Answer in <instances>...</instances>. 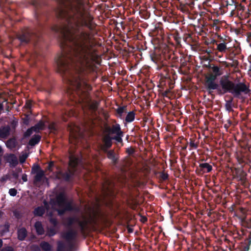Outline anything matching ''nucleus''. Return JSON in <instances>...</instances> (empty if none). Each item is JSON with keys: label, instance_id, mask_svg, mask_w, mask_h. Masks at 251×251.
Here are the masks:
<instances>
[{"label": "nucleus", "instance_id": "obj_1", "mask_svg": "<svg viewBox=\"0 0 251 251\" xmlns=\"http://www.w3.org/2000/svg\"><path fill=\"white\" fill-rule=\"evenodd\" d=\"M56 15L62 25H54L51 30L61 32L62 36V51L55 59L57 71L76 93V102L96 111L99 102H91L92 88L88 83L89 75L96 71L99 57L94 48V18L87 8H57Z\"/></svg>", "mask_w": 251, "mask_h": 251}, {"label": "nucleus", "instance_id": "obj_2", "mask_svg": "<svg viewBox=\"0 0 251 251\" xmlns=\"http://www.w3.org/2000/svg\"><path fill=\"white\" fill-rule=\"evenodd\" d=\"M34 8V27H26L17 35L22 44L32 41L35 44L41 39L42 31L45 22L49 17L47 0H26Z\"/></svg>", "mask_w": 251, "mask_h": 251}, {"label": "nucleus", "instance_id": "obj_3", "mask_svg": "<svg viewBox=\"0 0 251 251\" xmlns=\"http://www.w3.org/2000/svg\"><path fill=\"white\" fill-rule=\"evenodd\" d=\"M151 58L152 61L158 65V66L159 65L166 66L167 63L173 66V64L178 62L179 60L177 54L168 47L162 49L159 53H152L151 54Z\"/></svg>", "mask_w": 251, "mask_h": 251}, {"label": "nucleus", "instance_id": "obj_4", "mask_svg": "<svg viewBox=\"0 0 251 251\" xmlns=\"http://www.w3.org/2000/svg\"><path fill=\"white\" fill-rule=\"evenodd\" d=\"M51 204L57 205L59 209L56 211L58 215L62 216L67 211H72L75 210L72 201H68L64 193H59L55 198V199H51Z\"/></svg>", "mask_w": 251, "mask_h": 251}, {"label": "nucleus", "instance_id": "obj_5", "mask_svg": "<svg viewBox=\"0 0 251 251\" xmlns=\"http://www.w3.org/2000/svg\"><path fill=\"white\" fill-rule=\"evenodd\" d=\"M211 70L210 73L205 77V86L206 90L208 89L216 88L218 87V83L215 80L218 76L223 74V71L217 66H214L209 64L206 66Z\"/></svg>", "mask_w": 251, "mask_h": 251}, {"label": "nucleus", "instance_id": "obj_6", "mask_svg": "<svg viewBox=\"0 0 251 251\" xmlns=\"http://www.w3.org/2000/svg\"><path fill=\"white\" fill-rule=\"evenodd\" d=\"M234 85V82L229 79L228 76L224 75L220 79L219 84H218L216 88L208 89L207 91L209 94H212L214 90H216L218 94L220 95L227 93L231 94Z\"/></svg>", "mask_w": 251, "mask_h": 251}, {"label": "nucleus", "instance_id": "obj_7", "mask_svg": "<svg viewBox=\"0 0 251 251\" xmlns=\"http://www.w3.org/2000/svg\"><path fill=\"white\" fill-rule=\"evenodd\" d=\"M105 131L107 133L106 135L115 134V136H112L114 140H115L118 143H122V137L124 136V132L122 131L121 126L119 124L113 125L111 126H107L105 128Z\"/></svg>", "mask_w": 251, "mask_h": 251}, {"label": "nucleus", "instance_id": "obj_8", "mask_svg": "<svg viewBox=\"0 0 251 251\" xmlns=\"http://www.w3.org/2000/svg\"><path fill=\"white\" fill-rule=\"evenodd\" d=\"M249 91V87L245 83L243 82L234 83L231 94L234 97L239 98L242 93L247 94Z\"/></svg>", "mask_w": 251, "mask_h": 251}, {"label": "nucleus", "instance_id": "obj_9", "mask_svg": "<svg viewBox=\"0 0 251 251\" xmlns=\"http://www.w3.org/2000/svg\"><path fill=\"white\" fill-rule=\"evenodd\" d=\"M106 154V157L111 161L112 165H116L119 162V155L114 150H104L102 151Z\"/></svg>", "mask_w": 251, "mask_h": 251}, {"label": "nucleus", "instance_id": "obj_10", "mask_svg": "<svg viewBox=\"0 0 251 251\" xmlns=\"http://www.w3.org/2000/svg\"><path fill=\"white\" fill-rule=\"evenodd\" d=\"M75 174V170L74 169H68L67 171L63 172L62 171L58 172L57 174V178L61 179L66 182H69L74 177Z\"/></svg>", "mask_w": 251, "mask_h": 251}, {"label": "nucleus", "instance_id": "obj_11", "mask_svg": "<svg viewBox=\"0 0 251 251\" xmlns=\"http://www.w3.org/2000/svg\"><path fill=\"white\" fill-rule=\"evenodd\" d=\"M112 140L114 138L109 135H105L102 138V142L103 145L101 146V149L102 151L104 150H108L112 145Z\"/></svg>", "mask_w": 251, "mask_h": 251}, {"label": "nucleus", "instance_id": "obj_12", "mask_svg": "<svg viewBox=\"0 0 251 251\" xmlns=\"http://www.w3.org/2000/svg\"><path fill=\"white\" fill-rule=\"evenodd\" d=\"M212 170V166L208 163H200L197 171L201 174L208 173Z\"/></svg>", "mask_w": 251, "mask_h": 251}, {"label": "nucleus", "instance_id": "obj_13", "mask_svg": "<svg viewBox=\"0 0 251 251\" xmlns=\"http://www.w3.org/2000/svg\"><path fill=\"white\" fill-rule=\"evenodd\" d=\"M178 142L180 144V147L181 150L183 151H186V152H181L180 154L181 156L185 157L187 154L186 149L189 143L188 141L183 137H180L178 139Z\"/></svg>", "mask_w": 251, "mask_h": 251}, {"label": "nucleus", "instance_id": "obj_14", "mask_svg": "<svg viewBox=\"0 0 251 251\" xmlns=\"http://www.w3.org/2000/svg\"><path fill=\"white\" fill-rule=\"evenodd\" d=\"M4 159L6 162L9 163L10 165L12 166H15L18 163L17 157L13 153H7L5 154Z\"/></svg>", "mask_w": 251, "mask_h": 251}, {"label": "nucleus", "instance_id": "obj_15", "mask_svg": "<svg viewBox=\"0 0 251 251\" xmlns=\"http://www.w3.org/2000/svg\"><path fill=\"white\" fill-rule=\"evenodd\" d=\"M77 235V231L71 228L63 234V237L68 241H71L75 240Z\"/></svg>", "mask_w": 251, "mask_h": 251}, {"label": "nucleus", "instance_id": "obj_16", "mask_svg": "<svg viewBox=\"0 0 251 251\" xmlns=\"http://www.w3.org/2000/svg\"><path fill=\"white\" fill-rule=\"evenodd\" d=\"M79 159L78 158L75 156L74 155H71L69 156V165L70 167V169H74L76 171V168L77 167L78 163H79Z\"/></svg>", "mask_w": 251, "mask_h": 251}, {"label": "nucleus", "instance_id": "obj_17", "mask_svg": "<svg viewBox=\"0 0 251 251\" xmlns=\"http://www.w3.org/2000/svg\"><path fill=\"white\" fill-rule=\"evenodd\" d=\"M105 185L103 186V189L106 195H113L114 192L112 190V187L114 186V184L110 181L107 180L105 181Z\"/></svg>", "mask_w": 251, "mask_h": 251}, {"label": "nucleus", "instance_id": "obj_18", "mask_svg": "<svg viewBox=\"0 0 251 251\" xmlns=\"http://www.w3.org/2000/svg\"><path fill=\"white\" fill-rule=\"evenodd\" d=\"M10 127L9 126H2L0 127V137L5 139L10 134Z\"/></svg>", "mask_w": 251, "mask_h": 251}, {"label": "nucleus", "instance_id": "obj_19", "mask_svg": "<svg viewBox=\"0 0 251 251\" xmlns=\"http://www.w3.org/2000/svg\"><path fill=\"white\" fill-rule=\"evenodd\" d=\"M188 142V145H189V150L190 151L193 150H196L199 147V140L197 139L196 137L195 136L190 138Z\"/></svg>", "mask_w": 251, "mask_h": 251}, {"label": "nucleus", "instance_id": "obj_20", "mask_svg": "<svg viewBox=\"0 0 251 251\" xmlns=\"http://www.w3.org/2000/svg\"><path fill=\"white\" fill-rule=\"evenodd\" d=\"M166 83H167L169 85V88H167L164 90L162 92V95L164 97L170 98V95L171 94V89L174 88V83L170 79H167L166 80Z\"/></svg>", "mask_w": 251, "mask_h": 251}, {"label": "nucleus", "instance_id": "obj_21", "mask_svg": "<svg viewBox=\"0 0 251 251\" xmlns=\"http://www.w3.org/2000/svg\"><path fill=\"white\" fill-rule=\"evenodd\" d=\"M18 239L20 241H24L25 240L27 235V232L25 227H22L17 231Z\"/></svg>", "mask_w": 251, "mask_h": 251}, {"label": "nucleus", "instance_id": "obj_22", "mask_svg": "<svg viewBox=\"0 0 251 251\" xmlns=\"http://www.w3.org/2000/svg\"><path fill=\"white\" fill-rule=\"evenodd\" d=\"M46 125L45 122L40 120L38 123L35 124L34 126H32V128L35 132H38L40 130H43L45 129Z\"/></svg>", "mask_w": 251, "mask_h": 251}, {"label": "nucleus", "instance_id": "obj_23", "mask_svg": "<svg viewBox=\"0 0 251 251\" xmlns=\"http://www.w3.org/2000/svg\"><path fill=\"white\" fill-rule=\"evenodd\" d=\"M77 221L78 218L75 217H68L65 220L64 225L68 227H71Z\"/></svg>", "mask_w": 251, "mask_h": 251}, {"label": "nucleus", "instance_id": "obj_24", "mask_svg": "<svg viewBox=\"0 0 251 251\" xmlns=\"http://www.w3.org/2000/svg\"><path fill=\"white\" fill-rule=\"evenodd\" d=\"M18 142L15 137L10 138L6 143L7 148L11 150L16 148Z\"/></svg>", "mask_w": 251, "mask_h": 251}, {"label": "nucleus", "instance_id": "obj_25", "mask_svg": "<svg viewBox=\"0 0 251 251\" xmlns=\"http://www.w3.org/2000/svg\"><path fill=\"white\" fill-rule=\"evenodd\" d=\"M34 227L38 235H43L45 230L41 222L37 221L34 224Z\"/></svg>", "mask_w": 251, "mask_h": 251}, {"label": "nucleus", "instance_id": "obj_26", "mask_svg": "<svg viewBox=\"0 0 251 251\" xmlns=\"http://www.w3.org/2000/svg\"><path fill=\"white\" fill-rule=\"evenodd\" d=\"M212 42L214 43H217V42L215 40H213ZM217 45V50L221 52H226V51L228 50V48H227L226 43V42H223L219 44H216Z\"/></svg>", "mask_w": 251, "mask_h": 251}, {"label": "nucleus", "instance_id": "obj_27", "mask_svg": "<svg viewBox=\"0 0 251 251\" xmlns=\"http://www.w3.org/2000/svg\"><path fill=\"white\" fill-rule=\"evenodd\" d=\"M79 226L80 230L81 232H84L87 228L88 225L89 224L88 221L87 220H84L83 221H80L78 218V221L76 222Z\"/></svg>", "mask_w": 251, "mask_h": 251}, {"label": "nucleus", "instance_id": "obj_28", "mask_svg": "<svg viewBox=\"0 0 251 251\" xmlns=\"http://www.w3.org/2000/svg\"><path fill=\"white\" fill-rule=\"evenodd\" d=\"M41 136L38 134H35L29 141L28 144L31 146H34L38 144L40 141Z\"/></svg>", "mask_w": 251, "mask_h": 251}, {"label": "nucleus", "instance_id": "obj_29", "mask_svg": "<svg viewBox=\"0 0 251 251\" xmlns=\"http://www.w3.org/2000/svg\"><path fill=\"white\" fill-rule=\"evenodd\" d=\"M45 176L44 171H41L38 173L35 174L34 176L33 183L34 184L41 181L43 177Z\"/></svg>", "mask_w": 251, "mask_h": 251}, {"label": "nucleus", "instance_id": "obj_30", "mask_svg": "<svg viewBox=\"0 0 251 251\" xmlns=\"http://www.w3.org/2000/svg\"><path fill=\"white\" fill-rule=\"evenodd\" d=\"M45 213V208L42 206H38L33 211V214L35 216H43Z\"/></svg>", "mask_w": 251, "mask_h": 251}, {"label": "nucleus", "instance_id": "obj_31", "mask_svg": "<svg viewBox=\"0 0 251 251\" xmlns=\"http://www.w3.org/2000/svg\"><path fill=\"white\" fill-rule=\"evenodd\" d=\"M233 98L231 97H230V98L229 100L226 101L225 103V108L226 111L228 112H233L234 110L232 109V107L233 106L234 104L233 103Z\"/></svg>", "mask_w": 251, "mask_h": 251}, {"label": "nucleus", "instance_id": "obj_32", "mask_svg": "<svg viewBox=\"0 0 251 251\" xmlns=\"http://www.w3.org/2000/svg\"><path fill=\"white\" fill-rule=\"evenodd\" d=\"M40 247L44 251H51L52 246L48 242L42 241L40 244Z\"/></svg>", "mask_w": 251, "mask_h": 251}, {"label": "nucleus", "instance_id": "obj_33", "mask_svg": "<svg viewBox=\"0 0 251 251\" xmlns=\"http://www.w3.org/2000/svg\"><path fill=\"white\" fill-rule=\"evenodd\" d=\"M135 113L134 111L129 112L125 118V121L126 123H131L133 122L135 119Z\"/></svg>", "mask_w": 251, "mask_h": 251}, {"label": "nucleus", "instance_id": "obj_34", "mask_svg": "<svg viewBox=\"0 0 251 251\" xmlns=\"http://www.w3.org/2000/svg\"><path fill=\"white\" fill-rule=\"evenodd\" d=\"M116 112L118 114V116L119 117V118H122V115H123V114L124 113V112H126V106H120V107H119L117 109H116Z\"/></svg>", "mask_w": 251, "mask_h": 251}, {"label": "nucleus", "instance_id": "obj_35", "mask_svg": "<svg viewBox=\"0 0 251 251\" xmlns=\"http://www.w3.org/2000/svg\"><path fill=\"white\" fill-rule=\"evenodd\" d=\"M221 21L219 19H214L213 21V23L211 24V26L215 28V30L218 32L220 30V26L219 25L220 24Z\"/></svg>", "mask_w": 251, "mask_h": 251}, {"label": "nucleus", "instance_id": "obj_36", "mask_svg": "<svg viewBox=\"0 0 251 251\" xmlns=\"http://www.w3.org/2000/svg\"><path fill=\"white\" fill-rule=\"evenodd\" d=\"M43 171L41 169L40 166L38 164H34L32 167L31 174H35L38 173L40 171Z\"/></svg>", "mask_w": 251, "mask_h": 251}, {"label": "nucleus", "instance_id": "obj_37", "mask_svg": "<svg viewBox=\"0 0 251 251\" xmlns=\"http://www.w3.org/2000/svg\"><path fill=\"white\" fill-rule=\"evenodd\" d=\"M65 246L62 241H58L57 243L56 251H65Z\"/></svg>", "mask_w": 251, "mask_h": 251}, {"label": "nucleus", "instance_id": "obj_38", "mask_svg": "<svg viewBox=\"0 0 251 251\" xmlns=\"http://www.w3.org/2000/svg\"><path fill=\"white\" fill-rule=\"evenodd\" d=\"M169 175L168 174L163 172H160L159 175V179L162 181H165L168 179Z\"/></svg>", "mask_w": 251, "mask_h": 251}, {"label": "nucleus", "instance_id": "obj_39", "mask_svg": "<svg viewBox=\"0 0 251 251\" xmlns=\"http://www.w3.org/2000/svg\"><path fill=\"white\" fill-rule=\"evenodd\" d=\"M33 131H34V130L32 128V127L27 129L24 134V138H26L30 136V135L32 134Z\"/></svg>", "mask_w": 251, "mask_h": 251}, {"label": "nucleus", "instance_id": "obj_40", "mask_svg": "<svg viewBox=\"0 0 251 251\" xmlns=\"http://www.w3.org/2000/svg\"><path fill=\"white\" fill-rule=\"evenodd\" d=\"M245 224L246 225V227L250 229L249 231L250 234L248 237L251 238V219H247L245 222Z\"/></svg>", "mask_w": 251, "mask_h": 251}, {"label": "nucleus", "instance_id": "obj_41", "mask_svg": "<svg viewBox=\"0 0 251 251\" xmlns=\"http://www.w3.org/2000/svg\"><path fill=\"white\" fill-rule=\"evenodd\" d=\"M87 220L88 221L89 224L96 225L97 224V218L96 215L93 217L90 216V219Z\"/></svg>", "mask_w": 251, "mask_h": 251}, {"label": "nucleus", "instance_id": "obj_42", "mask_svg": "<svg viewBox=\"0 0 251 251\" xmlns=\"http://www.w3.org/2000/svg\"><path fill=\"white\" fill-rule=\"evenodd\" d=\"M247 241L248 244L243 247V251H248L250 249V246L251 244V238L248 237V238L247 239Z\"/></svg>", "mask_w": 251, "mask_h": 251}, {"label": "nucleus", "instance_id": "obj_43", "mask_svg": "<svg viewBox=\"0 0 251 251\" xmlns=\"http://www.w3.org/2000/svg\"><path fill=\"white\" fill-rule=\"evenodd\" d=\"M174 39L176 42V43L177 45L180 44L181 42V37L179 36V35L178 33H176L174 36Z\"/></svg>", "mask_w": 251, "mask_h": 251}, {"label": "nucleus", "instance_id": "obj_44", "mask_svg": "<svg viewBox=\"0 0 251 251\" xmlns=\"http://www.w3.org/2000/svg\"><path fill=\"white\" fill-rule=\"evenodd\" d=\"M214 48L212 47L209 46L207 49L204 50L205 53H206L208 55H210L213 53Z\"/></svg>", "mask_w": 251, "mask_h": 251}, {"label": "nucleus", "instance_id": "obj_45", "mask_svg": "<svg viewBox=\"0 0 251 251\" xmlns=\"http://www.w3.org/2000/svg\"><path fill=\"white\" fill-rule=\"evenodd\" d=\"M17 191L15 188H11L9 190V194L10 196L14 197L17 195Z\"/></svg>", "mask_w": 251, "mask_h": 251}, {"label": "nucleus", "instance_id": "obj_46", "mask_svg": "<svg viewBox=\"0 0 251 251\" xmlns=\"http://www.w3.org/2000/svg\"><path fill=\"white\" fill-rule=\"evenodd\" d=\"M0 251H14V249L11 246H6L4 247L0 250Z\"/></svg>", "mask_w": 251, "mask_h": 251}, {"label": "nucleus", "instance_id": "obj_47", "mask_svg": "<svg viewBox=\"0 0 251 251\" xmlns=\"http://www.w3.org/2000/svg\"><path fill=\"white\" fill-rule=\"evenodd\" d=\"M50 222L54 226H56L58 225V221L55 218H50Z\"/></svg>", "mask_w": 251, "mask_h": 251}, {"label": "nucleus", "instance_id": "obj_48", "mask_svg": "<svg viewBox=\"0 0 251 251\" xmlns=\"http://www.w3.org/2000/svg\"><path fill=\"white\" fill-rule=\"evenodd\" d=\"M27 157V154H23L22 156L20 157V161L21 163H23L25 162L26 159Z\"/></svg>", "mask_w": 251, "mask_h": 251}, {"label": "nucleus", "instance_id": "obj_49", "mask_svg": "<svg viewBox=\"0 0 251 251\" xmlns=\"http://www.w3.org/2000/svg\"><path fill=\"white\" fill-rule=\"evenodd\" d=\"M236 8H237V10L239 11H244L245 9V7L241 4H237V5H236Z\"/></svg>", "mask_w": 251, "mask_h": 251}, {"label": "nucleus", "instance_id": "obj_50", "mask_svg": "<svg viewBox=\"0 0 251 251\" xmlns=\"http://www.w3.org/2000/svg\"><path fill=\"white\" fill-rule=\"evenodd\" d=\"M126 153H127L129 155H132L134 152V150L133 149L130 148H127L126 151Z\"/></svg>", "mask_w": 251, "mask_h": 251}, {"label": "nucleus", "instance_id": "obj_51", "mask_svg": "<svg viewBox=\"0 0 251 251\" xmlns=\"http://www.w3.org/2000/svg\"><path fill=\"white\" fill-rule=\"evenodd\" d=\"M56 234V231L54 228H50L49 230V236H53Z\"/></svg>", "mask_w": 251, "mask_h": 251}, {"label": "nucleus", "instance_id": "obj_52", "mask_svg": "<svg viewBox=\"0 0 251 251\" xmlns=\"http://www.w3.org/2000/svg\"><path fill=\"white\" fill-rule=\"evenodd\" d=\"M9 227H10V226H9V224L8 223H5L4 225V232H8L9 230Z\"/></svg>", "mask_w": 251, "mask_h": 251}, {"label": "nucleus", "instance_id": "obj_53", "mask_svg": "<svg viewBox=\"0 0 251 251\" xmlns=\"http://www.w3.org/2000/svg\"><path fill=\"white\" fill-rule=\"evenodd\" d=\"M23 124L25 125H28L29 124V119L27 116H26L23 119Z\"/></svg>", "mask_w": 251, "mask_h": 251}, {"label": "nucleus", "instance_id": "obj_54", "mask_svg": "<svg viewBox=\"0 0 251 251\" xmlns=\"http://www.w3.org/2000/svg\"><path fill=\"white\" fill-rule=\"evenodd\" d=\"M13 178L15 179H18L19 178V174L18 172H13L12 174Z\"/></svg>", "mask_w": 251, "mask_h": 251}, {"label": "nucleus", "instance_id": "obj_55", "mask_svg": "<svg viewBox=\"0 0 251 251\" xmlns=\"http://www.w3.org/2000/svg\"><path fill=\"white\" fill-rule=\"evenodd\" d=\"M54 166V163L53 162H50L48 166V169L50 171H52L51 168Z\"/></svg>", "mask_w": 251, "mask_h": 251}, {"label": "nucleus", "instance_id": "obj_56", "mask_svg": "<svg viewBox=\"0 0 251 251\" xmlns=\"http://www.w3.org/2000/svg\"><path fill=\"white\" fill-rule=\"evenodd\" d=\"M22 179L24 182H26L27 181V176L25 174H23Z\"/></svg>", "mask_w": 251, "mask_h": 251}, {"label": "nucleus", "instance_id": "obj_57", "mask_svg": "<svg viewBox=\"0 0 251 251\" xmlns=\"http://www.w3.org/2000/svg\"><path fill=\"white\" fill-rule=\"evenodd\" d=\"M49 128L51 130H55L54 125L53 124L50 125L49 126Z\"/></svg>", "mask_w": 251, "mask_h": 251}, {"label": "nucleus", "instance_id": "obj_58", "mask_svg": "<svg viewBox=\"0 0 251 251\" xmlns=\"http://www.w3.org/2000/svg\"><path fill=\"white\" fill-rule=\"evenodd\" d=\"M4 107L2 103H0V115L2 111L3 110Z\"/></svg>", "mask_w": 251, "mask_h": 251}, {"label": "nucleus", "instance_id": "obj_59", "mask_svg": "<svg viewBox=\"0 0 251 251\" xmlns=\"http://www.w3.org/2000/svg\"><path fill=\"white\" fill-rule=\"evenodd\" d=\"M44 206H45V207L46 208V209H48L49 208V204H48V202L46 201H44Z\"/></svg>", "mask_w": 251, "mask_h": 251}, {"label": "nucleus", "instance_id": "obj_60", "mask_svg": "<svg viewBox=\"0 0 251 251\" xmlns=\"http://www.w3.org/2000/svg\"><path fill=\"white\" fill-rule=\"evenodd\" d=\"M26 105L27 107L28 108H31V103H30V102H26Z\"/></svg>", "mask_w": 251, "mask_h": 251}, {"label": "nucleus", "instance_id": "obj_61", "mask_svg": "<svg viewBox=\"0 0 251 251\" xmlns=\"http://www.w3.org/2000/svg\"><path fill=\"white\" fill-rule=\"evenodd\" d=\"M249 62L250 64V70H251V55L249 57Z\"/></svg>", "mask_w": 251, "mask_h": 251}, {"label": "nucleus", "instance_id": "obj_62", "mask_svg": "<svg viewBox=\"0 0 251 251\" xmlns=\"http://www.w3.org/2000/svg\"><path fill=\"white\" fill-rule=\"evenodd\" d=\"M147 218L146 217H143V222H147Z\"/></svg>", "mask_w": 251, "mask_h": 251}, {"label": "nucleus", "instance_id": "obj_63", "mask_svg": "<svg viewBox=\"0 0 251 251\" xmlns=\"http://www.w3.org/2000/svg\"><path fill=\"white\" fill-rule=\"evenodd\" d=\"M2 7V0H0V8Z\"/></svg>", "mask_w": 251, "mask_h": 251}, {"label": "nucleus", "instance_id": "obj_64", "mask_svg": "<svg viewBox=\"0 0 251 251\" xmlns=\"http://www.w3.org/2000/svg\"><path fill=\"white\" fill-rule=\"evenodd\" d=\"M37 249L35 250L36 251H40V248L39 247L37 246Z\"/></svg>", "mask_w": 251, "mask_h": 251}]
</instances>
